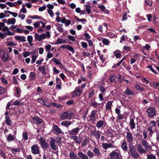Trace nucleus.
<instances>
[{
  "label": "nucleus",
  "instance_id": "nucleus-2",
  "mask_svg": "<svg viewBox=\"0 0 159 159\" xmlns=\"http://www.w3.org/2000/svg\"><path fill=\"white\" fill-rule=\"evenodd\" d=\"M129 152L128 153H130L131 156L135 159L138 158L139 157L138 153L136 151L135 147L132 145H130L129 146Z\"/></svg>",
  "mask_w": 159,
  "mask_h": 159
},
{
  "label": "nucleus",
  "instance_id": "nucleus-52",
  "mask_svg": "<svg viewBox=\"0 0 159 159\" xmlns=\"http://www.w3.org/2000/svg\"><path fill=\"white\" fill-rule=\"evenodd\" d=\"M11 150L12 152L13 153H15L20 151V149L19 148H12Z\"/></svg>",
  "mask_w": 159,
  "mask_h": 159
},
{
  "label": "nucleus",
  "instance_id": "nucleus-23",
  "mask_svg": "<svg viewBox=\"0 0 159 159\" xmlns=\"http://www.w3.org/2000/svg\"><path fill=\"white\" fill-rule=\"evenodd\" d=\"M61 21L62 23L65 24L66 26H69L71 23V21L66 20L64 17H62L61 20Z\"/></svg>",
  "mask_w": 159,
  "mask_h": 159
},
{
  "label": "nucleus",
  "instance_id": "nucleus-36",
  "mask_svg": "<svg viewBox=\"0 0 159 159\" xmlns=\"http://www.w3.org/2000/svg\"><path fill=\"white\" fill-rule=\"evenodd\" d=\"M87 155L90 158H93L94 157V154L93 152H92L90 150H89L87 151Z\"/></svg>",
  "mask_w": 159,
  "mask_h": 159
},
{
  "label": "nucleus",
  "instance_id": "nucleus-11",
  "mask_svg": "<svg viewBox=\"0 0 159 159\" xmlns=\"http://www.w3.org/2000/svg\"><path fill=\"white\" fill-rule=\"evenodd\" d=\"M102 147L104 149L106 150L107 148H115V146L111 143H103L102 144Z\"/></svg>",
  "mask_w": 159,
  "mask_h": 159
},
{
  "label": "nucleus",
  "instance_id": "nucleus-60",
  "mask_svg": "<svg viewBox=\"0 0 159 159\" xmlns=\"http://www.w3.org/2000/svg\"><path fill=\"white\" fill-rule=\"evenodd\" d=\"M22 8L20 10V11L23 13H26V10L25 8V5L24 4H23L22 5Z\"/></svg>",
  "mask_w": 159,
  "mask_h": 159
},
{
  "label": "nucleus",
  "instance_id": "nucleus-31",
  "mask_svg": "<svg viewBox=\"0 0 159 159\" xmlns=\"http://www.w3.org/2000/svg\"><path fill=\"white\" fill-rule=\"evenodd\" d=\"M15 137L11 134H9L7 136V139L8 142H11L14 140L15 139Z\"/></svg>",
  "mask_w": 159,
  "mask_h": 159
},
{
  "label": "nucleus",
  "instance_id": "nucleus-8",
  "mask_svg": "<svg viewBox=\"0 0 159 159\" xmlns=\"http://www.w3.org/2000/svg\"><path fill=\"white\" fill-rule=\"evenodd\" d=\"M40 144L42 148L47 149L49 147V145L46 141L45 139L43 137H41L39 139Z\"/></svg>",
  "mask_w": 159,
  "mask_h": 159
},
{
  "label": "nucleus",
  "instance_id": "nucleus-16",
  "mask_svg": "<svg viewBox=\"0 0 159 159\" xmlns=\"http://www.w3.org/2000/svg\"><path fill=\"white\" fill-rule=\"evenodd\" d=\"M52 130L55 134L57 135L62 132L61 129L57 125H54Z\"/></svg>",
  "mask_w": 159,
  "mask_h": 159
},
{
  "label": "nucleus",
  "instance_id": "nucleus-25",
  "mask_svg": "<svg viewBox=\"0 0 159 159\" xmlns=\"http://www.w3.org/2000/svg\"><path fill=\"white\" fill-rule=\"evenodd\" d=\"M129 125L130 126V128L133 129L135 127V124L134 122V118H131L130 119Z\"/></svg>",
  "mask_w": 159,
  "mask_h": 159
},
{
  "label": "nucleus",
  "instance_id": "nucleus-53",
  "mask_svg": "<svg viewBox=\"0 0 159 159\" xmlns=\"http://www.w3.org/2000/svg\"><path fill=\"white\" fill-rule=\"evenodd\" d=\"M67 49L71 52L73 54L75 52L73 48L71 46L68 45Z\"/></svg>",
  "mask_w": 159,
  "mask_h": 159
},
{
  "label": "nucleus",
  "instance_id": "nucleus-42",
  "mask_svg": "<svg viewBox=\"0 0 159 159\" xmlns=\"http://www.w3.org/2000/svg\"><path fill=\"white\" fill-rule=\"evenodd\" d=\"M116 76L115 75H111L110 77L109 80L111 83H116Z\"/></svg>",
  "mask_w": 159,
  "mask_h": 159
},
{
  "label": "nucleus",
  "instance_id": "nucleus-48",
  "mask_svg": "<svg viewBox=\"0 0 159 159\" xmlns=\"http://www.w3.org/2000/svg\"><path fill=\"white\" fill-rule=\"evenodd\" d=\"M52 60L54 63L57 65H61V63L60 61L57 59H56L55 58H52Z\"/></svg>",
  "mask_w": 159,
  "mask_h": 159
},
{
  "label": "nucleus",
  "instance_id": "nucleus-46",
  "mask_svg": "<svg viewBox=\"0 0 159 159\" xmlns=\"http://www.w3.org/2000/svg\"><path fill=\"white\" fill-rule=\"evenodd\" d=\"M98 87L100 89L101 92H102L103 94H104L106 93V90L105 87L100 85L98 86Z\"/></svg>",
  "mask_w": 159,
  "mask_h": 159
},
{
  "label": "nucleus",
  "instance_id": "nucleus-19",
  "mask_svg": "<svg viewBox=\"0 0 159 159\" xmlns=\"http://www.w3.org/2000/svg\"><path fill=\"white\" fill-rule=\"evenodd\" d=\"M137 149L138 151L140 154L145 153L146 151L145 149H143L141 145L138 144L137 145Z\"/></svg>",
  "mask_w": 159,
  "mask_h": 159
},
{
  "label": "nucleus",
  "instance_id": "nucleus-56",
  "mask_svg": "<svg viewBox=\"0 0 159 159\" xmlns=\"http://www.w3.org/2000/svg\"><path fill=\"white\" fill-rule=\"evenodd\" d=\"M37 55H33L32 56V60H31V63H34L36 61V58L37 57Z\"/></svg>",
  "mask_w": 159,
  "mask_h": 159
},
{
  "label": "nucleus",
  "instance_id": "nucleus-55",
  "mask_svg": "<svg viewBox=\"0 0 159 159\" xmlns=\"http://www.w3.org/2000/svg\"><path fill=\"white\" fill-rule=\"evenodd\" d=\"M147 159H156V158L155 156L151 154L147 156Z\"/></svg>",
  "mask_w": 159,
  "mask_h": 159
},
{
  "label": "nucleus",
  "instance_id": "nucleus-43",
  "mask_svg": "<svg viewBox=\"0 0 159 159\" xmlns=\"http://www.w3.org/2000/svg\"><path fill=\"white\" fill-rule=\"evenodd\" d=\"M36 75L35 73L34 72H30V80H35L36 78Z\"/></svg>",
  "mask_w": 159,
  "mask_h": 159
},
{
  "label": "nucleus",
  "instance_id": "nucleus-1",
  "mask_svg": "<svg viewBox=\"0 0 159 159\" xmlns=\"http://www.w3.org/2000/svg\"><path fill=\"white\" fill-rule=\"evenodd\" d=\"M121 152L119 149L111 152L109 154L111 159H121L122 158Z\"/></svg>",
  "mask_w": 159,
  "mask_h": 159
},
{
  "label": "nucleus",
  "instance_id": "nucleus-64",
  "mask_svg": "<svg viewBox=\"0 0 159 159\" xmlns=\"http://www.w3.org/2000/svg\"><path fill=\"white\" fill-rule=\"evenodd\" d=\"M30 52H26L23 53V57L25 58L27 57V56H29L30 54Z\"/></svg>",
  "mask_w": 159,
  "mask_h": 159
},
{
  "label": "nucleus",
  "instance_id": "nucleus-49",
  "mask_svg": "<svg viewBox=\"0 0 159 159\" xmlns=\"http://www.w3.org/2000/svg\"><path fill=\"white\" fill-rule=\"evenodd\" d=\"M6 4L9 5L10 7H15L16 6V3L15 2L13 3L11 2H7Z\"/></svg>",
  "mask_w": 159,
  "mask_h": 159
},
{
  "label": "nucleus",
  "instance_id": "nucleus-61",
  "mask_svg": "<svg viewBox=\"0 0 159 159\" xmlns=\"http://www.w3.org/2000/svg\"><path fill=\"white\" fill-rule=\"evenodd\" d=\"M145 2L146 5H148L149 6H151L152 5V2L151 0H145Z\"/></svg>",
  "mask_w": 159,
  "mask_h": 159
},
{
  "label": "nucleus",
  "instance_id": "nucleus-18",
  "mask_svg": "<svg viewBox=\"0 0 159 159\" xmlns=\"http://www.w3.org/2000/svg\"><path fill=\"white\" fill-rule=\"evenodd\" d=\"M94 155L98 157H100L101 155V153L97 147H94L93 150Z\"/></svg>",
  "mask_w": 159,
  "mask_h": 159
},
{
  "label": "nucleus",
  "instance_id": "nucleus-29",
  "mask_svg": "<svg viewBox=\"0 0 159 159\" xmlns=\"http://www.w3.org/2000/svg\"><path fill=\"white\" fill-rule=\"evenodd\" d=\"M69 155L70 159H79V157L73 152H70Z\"/></svg>",
  "mask_w": 159,
  "mask_h": 159
},
{
  "label": "nucleus",
  "instance_id": "nucleus-21",
  "mask_svg": "<svg viewBox=\"0 0 159 159\" xmlns=\"http://www.w3.org/2000/svg\"><path fill=\"white\" fill-rule=\"evenodd\" d=\"M70 139H72L75 141L76 143H80L82 141V139L80 137H78L76 135L71 136Z\"/></svg>",
  "mask_w": 159,
  "mask_h": 159
},
{
  "label": "nucleus",
  "instance_id": "nucleus-37",
  "mask_svg": "<svg viewBox=\"0 0 159 159\" xmlns=\"http://www.w3.org/2000/svg\"><path fill=\"white\" fill-rule=\"evenodd\" d=\"M104 124V122L102 120H100L98 121L96 124V126L98 128H100L102 127Z\"/></svg>",
  "mask_w": 159,
  "mask_h": 159
},
{
  "label": "nucleus",
  "instance_id": "nucleus-12",
  "mask_svg": "<svg viewBox=\"0 0 159 159\" xmlns=\"http://www.w3.org/2000/svg\"><path fill=\"white\" fill-rule=\"evenodd\" d=\"M80 130L79 127H77L72 129L71 130H69V134L70 135H75L77 134Z\"/></svg>",
  "mask_w": 159,
  "mask_h": 159
},
{
  "label": "nucleus",
  "instance_id": "nucleus-9",
  "mask_svg": "<svg viewBox=\"0 0 159 159\" xmlns=\"http://www.w3.org/2000/svg\"><path fill=\"white\" fill-rule=\"evenodd\" d=\"M82 92V90L80 89V87H77L73 92L72 96L74 97L80 96Z\"/></svg>",
  "mask_w": 159,
  "mask_h": 159
},
{
  "label": "nucleus",
  "instance_id": "nucleus-59",
  "mask_svg": "<svg viewBox=\"0 0 159 159\" xmlns=\"http://www.w3.org/2000/svg\"><path fill=\"white\" fill-rule=\"evenodd\" d=\"M7 45L9 46H16L17 44L14 42L10 41L7 42Z\"/></svg>",
  "mask_w": 159,
  "mask_h": 159
},
{
  "label": "nucleus",
  "instance_id": "nucleus-44",
  "mask_svg": "<svg viewBox=\"0 0 159 159\" xmlns=\"http://www.w3.org/2000/svg\"><path fill=\"white\" fill-rule=\"evenodd\" d=\"M114 54L115 56L117 58H119L120 57L121 54L120 51L119 50H116L114 52Z\"/></svg>",
  "mask_w": 159,
  "mask_h": 159
},
{
  "label": "nucleus",
  "instance_id": "nucleus-30",
  "mask_svg": "<svg viewBox=\"0 0 159 159\" xmlns=\"http://www.w3.org/2000/svg\"><path fill=\"white\" fill-rule=\"evenodd\" d=\"M72 122L70 121L65 120L63 121L61 123V125H64L66 127H68L72 124Z\"/></svg>",
  "mask_w": 159,
  "mask_h": 159
},
{
  "label": "nucleus",
  "instance_id": "nucleus-22",
  "mask_svg": "<svg viewBox=\"0 0 159 159\" xmlns=\"http://www.w3.org/2000/svg\"><path fill=\"white\" fill-rule=\"evenodd\" d=\"M78 155L81 159H89L86 154L83 153L81 152H79Z\"/></svg>",
  "mask_w": 159,
  "mask_h": 159
},
{
  "label": "nucleus",
  "instance_id": "nucleus-47",
  "mask_svg": "<svg viewBox=\"0 0 159 159\" xmlns=\"http://www.w3.org/2000/svg\"><path fill=\"white\" fill-rule=\"evenodd\" d=\"M135 88L137 90H139L141 91H144V88H142L141 86L138 84H136L135 85Z\"/></svg>",
  "mask_w": 159,
  "mask_h": 159
},
{
  "label": "nucleus",
  "instance_id": "nucleus-26",
  "mask_svg": "<svg viewBox=\"0 0 159 159\" xmlns=\"http://www.w3.org/2000/svg\"><path fill=\"white\" fill-rule=\"evenodd\" d=\"M32 119L35 121H36V123L38 124H40L43 122V120L42 119L38 116H34L32 117Z\"/></svg>",
  "mask_w": 159,
  "mask_h": 159
},
{
  "label": "nucleus",
  "instance_id": "nucleus-17",
  "mask_svg": "<svg viewBox=\"0 0 159 159\" xmlns=\"http://www.w3.org/2000/svg\"><path fill=\"white\" fill-rule=\"evenodd\" d=\"M90 132L92 135L94 136L97 139H99L100 138V134L98 131L95 130H91Z\"/></svg>",
  "mask_w": 159,
  "mask_h": 159
},
{
  "label": "nucleus",
  "instance_id": "nucleus-5",
  "mask_svg": "<svg viewBox=\"0 0 159 159\" xmlns=\"http://www.w3.org/2000/svg\"><path fill=\"white\" fill-rule=\"evenodd\" d=\"M56 140L54 138H52L50 141V146L51 149L54 150L56 151L58 149V147L56 145Z\"/></svg>",
  "mask_w": 159,
  "mask_h": 159
},
{
  "label": "nucleus",
  "instance_id": "nucleus-24",
  "mask_svg": "<svg viewBox=\"0 0 159 159\" xmlns=\"http://www.w3.org/2000/svg\"><path fill=\"white\" fill-rule=\"evenodd\" d=\"M113 102V101H109L106 104V111H111V106Z\"/></svg>",
  "mask_w": 159,
  "mask_h": 159
},
{
  "label": "nucleus",
  "instance_id": "nucleus-45",
  "mask_svg": "<svg viewBox=\"0 0 159 159\" xmlns=\"http://www.w3.org/2000/svg\"><path fill=\"white\" fill-rule=\"evenodd\" d=\"M33 40V37L31 36H28L27 37V40L29 43V44L31 46L33 45V44L32 43Z\"/></svg>",
  "mask_w": 159,
  "mask_h": 159
},
{
  "label": "nucleus",
  "instance_id": "nucleus-7",
  "mask_svg": "<svg viewBox=\"0 0 159 159\" xmlns=\"http://www.w3.org/2000/svg\"><path fill=\"white\" fill-rule=\"evenodd\" d=\"M125 138L129 144H132L133 142V137L132 134L130 132H126Z\"/></svg>",
  "mask_w": 159,
  "mask_h": 159
},
{
  "label": "nucleus",
  "instance_id": "nucleus-50",
  "mask_svg": "<svg viewBox=\"0 0 159 159\" xmlns=\"http://www.w3.org/2000/svg\"><path fill=\"white\" fill-rule=\"evenodd\" d=\"M28 133L26 132H24L23 133L22 137L23 139L26 140L28 139Z\"/></svg>",
  "mask_w": 159,
  "mask_h": 159
},
{
  "label": "nucleus",
  "instance_id": "nucleus-3",
  "mask_svg": "<svg viewBox=\"0 0 159 159\" xmlns=\"http://www.w3.org/2000/svg\"><path fill=\"white\" fill-rule=\"evenodd\" d=\"M74 115V113L72 111H67L63 113L60 116V118L62 120L71 119Z\"/></svg>",
  "mask_w": 159,
  "mask_h": 159
},
{
  "label": "nucleus",
  "instance_id": "nucleus-63",
  "mask_svg": "<svg viewBox=\"0 0 159 159\" xmlns=\"http://www.w3.org/2000/svg\"><path fill=\"white\" fill-rule=\"evenodd\" d=\"M53 54L52 53L50 52H48L47 54V58L46 60L47 61L48 60V59L52 57H53Z\"/></svg>",
  "mask_w": 159,
  "mask_h": 159
},
{
  "label": "nucleus",
  "instance_id": "nucleus-62",
  "mask_svg": "<svg viewBox=\"0 0 159 159\" xmlns=\"http://www.w3.org/2000/svg\"><path fill=\"white\" fill-rule=\"evenodd\" d=\"M151 127L152 128L153 127H155L156 126V124L154 120L151 121L150 122Z\"/></svg>",
  "mask_w": 159,
  "mask_h": 159
},
{
  "label": "nucleus",
  "instance_id": "nucleus-41",
  "mask_svg": "<svg viewBox=\"0 0 159 159\" xmlns=\"http://www.w3.org/2000/svg\"><path fill=\"white\" fill-rule=\"evenodd\" d=\"M16 39L20 41L21 42L26 41L25 37H22L20 36H16Z\"/></svg>",
  "mask_w": 159,
  "mask_h": 159
},
{
  "label": "nucleus",
  "instance_id": "nucleus-33",
  "mask_svg": "<svg viewBox=\"0 0 159 159\" xmlns=\"http://www.w3.org/2000/svg\"><path fill=\"white\" fill-rule=\"evenodd\" d=\"M5 122L8 125L11 126L12 125V121L9 117H5Z\"/></svg>",
  "mask_w": 159,
  "mask_h": 159
},
{
  "label": "nucleus",
  "instance_id": "nucleus-34",
  "mask_svg": "<svg viewBox=\"0 0 159 159\" xmlns=\"http://www.w3.org/2000/svg\"><path fill=\"white\" fill-rule=\"evenodd\" d=\"M16 19L14 18H11L8 19L7 21V25L14 24L16 22Z\"/></svg>",
  "mask_w": 159,
  "mask_h": 159
},
{
  "label": "nucleus",
  "instance_id": "nucleus-20",
  "mask_svg": "<svg viewBox=\"0 0 159 159\" xmlns=\"http://www.w3.org/2000/svg\"><path fill=\"white\" fill-rule=\"evenodd\" d=\"M38 102L44 106H46L48 107H49L51 106L46 101H44L41 98H39L38 99Z\"/></svg>",
  "mask_w": 159,
  "mask_h": 159
},
{
  "label": "nucleus",
  "instance_id": "nucleus-28",
  "mask_svg": "<svg viewBox=\"0 0 159 159\" xmlns=\"http://www.w3.org/2000/svg\"><path fill=\"white\" fill-rule=\"evenodd\" d=\"M96 110H93L90 116V120L93 121H94L95 119V115L96 114Z\"/></svg>",
  "mask_w": 159,
  "mask_h": 159
},
{
  "label": "nucleus",
  "instance_id": "nucleus-54",
  "mask_svg": "<svg viewBox=\"0 0 159 159\" xmlns=\"http://www.w3.org/2000/svg\"><path fill=\"white\" fill-rule=\"evenodd\" d=\"M66 41L62 39H58L57 41V43L56 44H58L61 43H66Z\"/></svg>",
  "mask_w": 159,
  "mask_h": 159
},
{
  "label": "nucleus",
  "instance_id": "nucleus-57",
  "mask_svg": "<svg viewBox=\"0 0 159 159\" xmlns=\"http://www.w3.org/2000/svg\"><path fill=\"white\" fill-rule=\"evenodd\" d=\"M47 11L48 14H49L50 16L51 17H53L54 16V13L53 12V11L52 10H50V9H48Z\"/></svg>",
  "mask_w": 159,
  "mask_h": 159
},
{
  "label": "nucleus",
  "instance_id": "nucleus-40",
  "mask_svg": "<svg viewBox=\"0 0 159 159\" xmlns=\"http://www.w3.org/2000/svg\"><path fill=\"white\" fill-rule=\"evenodd\" d=\"M57 29L59 32H62L63 31V28L62 27L63 25L61 24H57Z\"/></svg>",
  "mask_w": 159,
  "mask_h": 159
},
{
  "label": "nucleus",
  "instance_id": "nucleus-38",
  "mask_svg": "<svg viewBox=\"0 0 159 159\" xmlns=\"http://www.w3.org/2000/svg\"><path fill=\"white\" fill-rule=\"evenodd\" d=\"M90 105L92 107L96 108L98 106V103L95 100L93 101L92 100L90 101Z\"/></svg>",
  "mask_w": 159,
  "mask_h": 159
},
{
  "label": "nucleus",
  "instance_id": "nucleus-39",
  "mask_svg": "<svg viewBox=\"0 0 159 159\" xmlns=\"http://www.w3.org/2000/svg\"><path fill=\"white\" fill-rule=\"evenodd\" d=\"M38 70L41 71L42 74H46V67L45 66H43L39 67Z\"/></svg>",
  "mask_w": 159,
  "mask_h": 159
},
{
  "label": "nucleus",
  "instance_id": "nucleus-27",
  "mask_svg": "<svg viewBox=\"0 0 159 159\" xmlns=\"http://www.w3.org/2000/svg\"><path fill=\"white\" fill-rule=\"evenodd\" d=\"M121 147L124 151H127L128 150V147L126 142L124 141L122 143Z\"/></svg>",
  "mask_w": 159,
  "mask_h": 159
},
{
  "label": "nucleus",
  "instance_id": "nucleus-6",
  "mask_svg": "<svg viewBox=\"0 0 159 159\" xmlns=\"http://www.w3.org/2000/svg\"><path fill=\"white\" fill-rule=\"evenodd\" d=\"M31 151L34 154H39L40 153L39 148L38 145L35 144L31 147Z\"/></svg>",
  "mask_w": 159,
  "mask_h": 159
},
{
  "label": "nucleus",
  "instance_id": "nucleus-10",
  "mask_svg": "<svg viewBox=\"0 0 159 159\" xmlns=\"http://www.w3.org/2000/svg\"><path fill=\"white\" fill-rule=\"evenodd\" d=\"M146 111L148 113L149 116L150 117L153 116L156 112L155 109L152 107H150L147 109Z\"/></svg>",
  "mask_w": 159,
  "mask_h": 159
},
{
  "label": "nucleus",
  "instance_id": "nucleus-14",
  "mask_svg": "<svg viewBox=\"0 0 159 159\" xmlns=\"http://www.w3.org/2000/svg\"><path fill=\"white\" fill-rule=\"evenodd\" d=\"M141 143L145 150H148L149 149H151L152 148V147L149 144L146 140L143 139Z\"/></svg>",
  "mask_w": 159,
  "mask_h": 159
},
{
  "label": "nucleus",
  "instance_id": "nucleus-51",
  "mask_svg": "<svg viewBox=\"0 0 159 159\" xmlns=\"http://www.w3.org/2000/svg\"><path fill=\"white\" fill-rule=\"evenodd\" d=\"M51 104H52V105L53 106V107L57 108H60L61 107H62V106L61 105L57 104L56 103H51Z\"/></svg>",
  "mask_w": 159,
  "mask_h": 159
},
{
  "label": "nucleus",
  "instance_id": "nucleus-35",
  "mask_svg": "<svg viewBox=\"0 0 159 159\" xmlns=\"http://www.w3.org/2000/svg\"><path fill=\"white\" fill-rule=\"evenodd\" d=\"M61 80L59 78H57L56 79V88L58 87V88L60 89H61Z\"/></svg>",
  "mask_w": 159,
  "mask_h": 159
},
{
  "label": "nucleus",
  "instance_id": "nucleus-4",
  "mask_svg": "<svg viewBox=\"0 0 159 159\" xmlns=\"http://www.w3.org/2000/svg\"><path fill=\"white\" fill-rule=\"evenodd\" d=\"M153 131L152 127H149L147 128V130H145L143 131V134L144 135V139H146L148 135L150 137H151L153 133Z\"/></svg>",
  "mask_w": 159,
  "mask_h": 159
},
{
  "label": "nucleus",
  "instance_id": "nucleus-15",
  "mask_svg": "<svg viewBox=\"0 0 159 159\" xmlns=\"http://www.w3.org/2000/svg\"><path fill=\"white\" fill-rule=\"evenodd\" d=\"M2 60L4 62H6L11 60V58L9 57L7 53H5L4 55L1 58Z\"/></svg>",
  "mask_w": 159,
  "mask_h": 159
},
{
  "label": "nucleus",
  "instance_id": "nucleus-32",
  "mask_svg": "<svg viewBox=\"0 0 159 159\" xmlns=\"http://www.w3.org/2000/svg\"><path fill=\"white\" fill-rule=\"evenodd\" d=\"M124 93L126 94L129 96L134 95V92L130 90L128 88H127L126 90L124 92Z\"/></svg>",
  "mask_w": 159,
  "mask_h": 159
},
{
  "label": "nucleus",
  "instance_id": "nucleus-58",
  "mask_svg": "<svg viewBox=\"0 0 159 159\" xmlns=\"http://www.w3.org/2000/svg\"><path fill=\"white\" fill-rule=\"evenodd\" d=\"M102 42L104 44L106 45H108L109 44V40L108 39H102Z\"/></svg>",
  "mask_w": 159,
  "mask_h": 159
},
{
  "label": "nucleus",
  "instance_id": "nucleus-13",
  "mask_svg": "<svg viewBox=\"0 0 159 159\" xmlns=\"http://www.w3.org/2000/svg\"><path fill=\"white\" fill-rule=\"evenodd\" d=\"M35 38L36 39L40 41L46 38V35L44 34L39 35L38 34L36 33L35 34Z\"/></svg>",
  "mask_w": 159,
  "mask_h": 159
}]
</instances>
